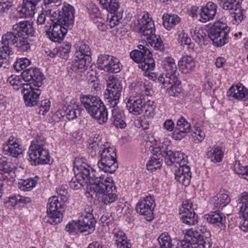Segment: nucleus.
I'll use <instances>...</instances> for the list:
<instances>
[{
    "label": "nucleus",
    "mask_w": 248,
    "mask_h": 248,
    "mask_svg": "<svg viewBox=\"0 0 248 248\" xmlns=\"http://www.w3.org/2000/svg\"><path fill=\"white\" fill-rule=\"evenodd\" d=\"M178 130L188 133L190 131V124L184 117H181L178 121L175 127Z\"/></svg>",
    "instance_id": "52"
},
{
    "label": "nucleus",
    "mask_w": 248,
    "mask_h": 248,
    "mask_svg": "<svg viewBox=\"0 0 248 248\" xmlns=\"http://www.w3.org/2000/svg\"><path fill=\"white\" fill-rule=\"evenodd\" d=\"M163 158L160 146L154 147L153 156L150 157L146 165L147 170L153 171L159 169L161 167Z\"/></svg>",
    "instance_id": "27"
},
{
    "label": "nucleus",
    "mask_w": 248,
    "mask_h": 248,
    "mask_svg": "<svg viewBox=\"0 0 248 248\" xmlns=\"http://www.w3.org/2000/svg\"><path fill=\"white\" fill-rule=\"evenodd\" d=\"M163 69L165 73L161 75L158 80L162 83L164 86L170 85L172 80H175L176 75H179L177 66L173 58L168 57L162 62Z\"/></svg>",
    "instance_id": "14"
},
{
    "label": "nucleus",
    "mask_w": 248,
    "mask_h": 248,
    "mask_svg": "<svg viewBox=\"0 0 248 248\" xmlns=\"http://www.w3.org/2000/svg\"><path fill=\"white\" fill-rule=\"evenodd\" d=\"M65 230L69 233H74L77 231H79L78 223V221H74L69 222L65 226Z\"/></svg>",
    "instance_id": "59"
},
{
    "label": "nucleus",
    "mask_w": 248,
    "mask_h": 248,
    "mask_svg": "<svg viewBox=\"0 0 248 248\" xmlns=\"http://www.w3.org/2000/svg\"><path fill=\"white\" fill-rule=\"evenodd\" d=\"M74 66L82 72L87 69L91 61V48L89 45L83 42H78L75 45Z\"/></svg>",
    "instance_id": "11"
},
{
    "label": "nucleus",
    "mask_w": 248,
    "mask_h": 248,
    "mask_svg": "<svg viewBox=\"0 0 248 248\" xmlns=\"http://www.w3.org/2000/svg\"><path fill=\"white\" fill-rule=\"evenodd\" d=\"M152 86L149 82H146L140 84V89L144 91L146 95H150L152 92Z\"/></svg>",
    "instance_id": "64"
},
{
    "label": "nucleus",
    "mask_w": 248,
    "mask_h": 248,
    "mask_svg": "<svg viewBox=\"0 0 248 248\" xmlns=\"http://www.w3.org/2000/svg\"><path fill=\"white\" fill-rule=\"evenodd\" d=\"M195 209H196V208L194 207V205L191 201L189 200H187L183 202L182 204V208L180 209V211L181 212H190L191 211H194Z\"/></svg>",
    "instance_id": "60"
},
{
    "label": "nucleus",
    "mask_w": 248,
    "mask_h": 248,
    "mask_svg": "<svg viewBox=\"0 0 248 248\" xmlns=\"http://www.w3.org/2000/svg\"><path fill=\"white\" fill-rule=\"evenodd\" d=\"M204 218L207 222L213 224L215 227H218L222 230L225 228L226 217L218 210L205 215Z\"/></svg>",
    "instance_id": "23"
},
{
    "label": "nucleus",
    "mask_w": 248,
    "mask_h": 248,
    "mask_svg": "<svg viewBox=\"0 0 248 248\" xmlns=\"http://www.w3.org/2000/svg\"><path fill=\"white\" fill-rule=\"evenodd\" d=\"M187 231L189 232L188 234H191V236L197 239V241L200 243L201 248H210L211 247L212 242L211 233L206 226H200L195 230L191 229Z\"/></svg>",
    "instance_id": "16"
},
{
    "label": "nucleus",
    "mask_w": 248,
    "mask_h": 248,
    "mask_svg": "<svg viewBox=\"0 0 248 248\" xmlns=\"http://www.w3.org/2000/svg\"><path fill=\"white\" fill-rule=\"evenodd\" d=\"M28 154V160L32 165L50 164L51 162L49 152L46 148V141L39 138L31 142Z\"/></svg>",
    "instance_id": "10"
},
{
    "label": "nucleus",
    "mask_w": 248,
    "mask_h": 248,
    "mask_svg": "<svg viewBox=\"0 0 248 248\" xmlns=\"http://www.w3.org/2000/svg\"><path fill=\"white\" fill-rule=\"evenodd\" d=\"M234 170L239 175L248 180V166H243L241 165L240 161L236 160L234 164Z\"/></svg>",
    "instance_id": "47"
},
{
    "label": "nucleus",
    "mask_w": 248,
    "mask_h": 248,
    "mask_svg": "<svg viewBox=\"0 0 248 248\" xmlns=\"http://www.w3.org/2000/svg\"><path fill=\"white\" fill-rule=\"evenodd\" d=\"M211 201L214 208L220 209L229 204L231 199L228 194L219 193L213 197Z\"/></svg>",
    "instance_id": "31"
},
{
    "label": "nucleus",
    "mask_w": 248,
    "mask_h": 248,
    "mask_svg": "<svg viewBox=\"0 0 248 248\" xmlns=\"http://www.w3.org/2000/svg\"><path fill=\"white\" fill-rule=\"evenodd\" d=\"M22 79L26 82L33 84L35 87H39L43 84L44 75L40 69L36 68H30L24 70L21 73Z\"/></svg>",
    "instance_id": "18"
},
{
    "label": "nucleus",
    "mask_w": 248,
    "mask_h": 248,
    "mask_svg": "<svg viewBox=\"0 0 248 248\" xmlns=\"http://www.w3.org/2000/svg\"><path fill=\"white\" fill-rule=\"evenodd\" d=\"M180 218L182 221L187 225H194L198 222V216L194 211L180 213Z\"/></svg>",
    "instance_id": "35"
},
{
    "label": "nucleus",
    "mask_w": 248,
    "mask_h": 248,
    "mask_svg": "<svg viewBox=\"0 0 248 248\" xmlns=\"http://www.w3.org/2000/svg\"><path fill=\"white\" fill-rule=\"evenodd\" d=\"M180 70L184 74H187L193 71L196 66L194 59L190 56H184L178 63Z\"/></svg>",
    "instance_id": "28"
},
{
    "label": "nucleus",
    "mask_w": 248,
    "mask_h": 248,
    "mask_svg": "<svg viewBox=\"0 0 248 248\" xmlns=\"http://www.w3.org/2000/svg\"><path fill=\"white\" fill-rule=\"evenodd\" d=\"M122 18V15L120 13L119 14H114V15H111L109 17V16H108V26H109L110 28H112L115 26L118 25L120 23V21Z\"/></svg>",
    "instance_id": "53"
},
{
    "label": "nucleus",
    "mask_w": 248,
    "mask_h": 248,
    "mask_svg": "<svg viewBox=\"0 0 248 248\" xmlns=\"http://www.w3.org/2000/svg\"><path fill=\"white\" fill-rule=\"evenodd\" d=\"M175 179L185 186L189 185L190 182L191 176L190 174H175Z\"/></svg>",
    "instance_id": "56"
},
{
    "label": "nucleus",
    "mask_w": 248,
    "mask_h": 248,
    "mask_svg": "<svg viewBox=\"0 0 248 248\" xmlns=\"http://www.w3.org/2000/svg\"><path fill=\"white\" fill-rule=\"evenodd\" d=\"M38 88H34L30 84H26L23 86L22 93L27 106L34 107L38 104L37 99L41 94V91Z\"/></svg>",
    "instance_id": "20"
},
{
    "label": "nucleus",
    "mask_w": 248,
    "mask_h": 248,
    "mask_svg": "<svg viewBox=\"0 0 248 248\" xmlns=\"http://www.w3.org/2000/svg\"><path fill=\"white\" fill-rule=\"evenodd\" d=\"M186 133L185 131L178 130L175 128L172 136L174 140H181L186 136Z\"/></svg>",
    "instance_id": "62"
},
{
    "label": "nucleus",
    "mask_w": 248,
    "mask_h": 248,
    "mask_svg": "<svg viewBox=\"0 0 248 248\" xmlns=\"http://www.w3.org/2000/svg\"><path fill=\"white\" fill-rule=\"evenodd\" d=\"M19 189L24 191L31 190L36 185V181L33 178L21 179L18 182Z\"/></svg>",
    "instance_id": "39"
},
{
    "label": "nucleus",
    "mask_w": 248,
    "mask_h": 248,
    "mask_svg": "<svg viewBox=\"0 0 248 248\" xmlns=\"http://www.w3.org/2000/svg\"><path fill=\"white\" fill-rule=\"evenodd\" d=\"M100 170L98 172H96L92 168L91 170L90 191H88L87 193L92 198L93 194L96 196L97 193L109 192L116 189L112 177L107 174H100L102 170L100 169Z\"/></svg>",
    "instance_id": "7"
},
{
    "label": "nucleus",
    "mask_w": 248,
    "mask_h": 248,
    "mask_svg": "<svg viewBox=\"0 0 248 248\" xmlns=\"http://www.w3.org/2000/svg\"><path fill=\"white\" fill-rule=\"evenodd\" d=\"M80 162V159L78 158L74 161L73 170L75 176L69 182V186L74 190L80 189L86 186L87 189L89 190L92 167L86 163L82 162L79 164Z\"/></svg>",
    "instance_id": "8"
},
{
    "label": "nucleus",
    "mask_w": 248,
    "mask_h": 248,
    "mask_svg": "<svg viewBox=\"0 0 248 248\" xmlns=\"http://www.w3.org/2000/svg\"><path fill=\"white\" fill-rule=\"evenodd\" d=\"M75 13L74 7L66 2L61 10L53 12L51 16L53 25L45 26L44 29L46 35L51 41L60 43L63 40L74 23Z\"/></svg>",
    "instance_id": "2"
},
{
    "label": "nucleus",
    "mask_w": 248,
    "mask_h": 248,
    "mask_svg": "<svg viewBox=\"0 0 248 248\" xmlns=\"http://www.w3.org/2000/svg\"><path fill=\"white\" fill-rule=\"evenodd\" d=\"M31 63L30 60L27 58H17L14 64L15 69L18 72L25 69Z\"/></svg>",
    "instance_id": "45"
},
{
    "label": "nucleus",
    "mask_w": 248,
    "mask_h": 248,
    "mask_svg": "<svg viewBox=\"0 0 248 248\" xmlns=\"http://www.w3.org/2000/svg\"><path fill=\"white\" fill-rule=\"evenodd\" d=\"M14 168V165L8 162L5 157L3 156L0 157V170L3 171L5 173H9L13 170Z\"/></svg>",
    "instance_id": "51"
},
{
    "label": "nucleus",
    "mask_w": 248,
    "mask_h": 248,
    "mask_svg": "<svg viewBox=\"0 0 248 248\" xmlns=\"http://www.w3.org/2000/svg\"><path fill=\"white\" fill-rule=\"evenodd\" d=\"M164 27L168 31L178 25L181 22V18L175 14H165L162 16Z\"/></svg>",
    "instance_id": "32"
},
{
    "label": "nucleus",
    "mask_w": 248,
    "mask_h": 248,
    "mask_svg": "<svg viewBox=\"0 0 248 248\" xmlns=\"http://www.w3.org/2000/svg\"><path fill=\"white\" fill-rule=\"evenodd\" d=\"M78 223L79 232L86 235L92 233L95 229L96 220L92 213H86L77 220Z\"/></svg>",
    "instance_id": "19"
},
{
    "label": "nucleus",
    "mask_w": 248,
    "mask_h": 248,
    "mask_svg": "<svg viewBox=\"0 0 248 248\" xmlns=\"http://www.w3.org/2000/svg\"><path fill=\"white\" fill-rule=\"evenodd\" d=\"M145 99L143 95L130 97L126 103L129 112L134 115H138L143 112Z\"/></svg>",
    "instance_id": "22"
},
{
    "label": "nucleus",
    "mask_w": 248,
    "mask_h": 248,
    "mask_svg": "<svg viewBox=\"0 0 248 248\" xmlns=\"http://www.w3.org/2000/svg\"><path fill=\"white\" fill-rule=\"evenodd\" d=\"M227 94L235 99L245 101L248 98V90L242 84L232 85Z\"/></svg>",
    "instance_id": "25"
},
{
    "label": "nucleus",
    "mask_w": 248,
    "mask_h": 248,
    "mask_svg": "<svg viewBox=\"0 0 248 248\" xmlns=\"http://www.w3.org/2000/svg\"><path fill=\"white\" fill-rule=\"evenodd\" d=\"M154 203L153 197L150 195L147 196L137 203V212L141 215L146 216V220L152 221L154 218L153 210L155 206Z\"/></svg>",
    "instance_id": "17"
},
{
    "label": "nucleus",
    "mask_w": 248,
    "mask_h": 248,
    "mask_svg": "<svg viewBox=\"0 0 248 248\" xmlns=\"http://www.w3.org/2000/svg\"><path fill=\"white\" fill-rule=\"evenodd\" d=\"M71 48V44L67 42L63 43L58 48H57L59 54V57L62 59L68 58L69 53Z\"/></svg>",
    "instance_id": "48"
},
{
    "label": "nucleus",
    "mask_w": 248,
    "mask_h": 248,
    "mask_svg": "<svg viewBox=\"0 0 248 248\" xmlns=\"http://www.w3.org/2000/svg\"><path fill=\"white\" fill-rule=\"evenodd\" d=\"M116 191L115 189H112L109 192L106 191L104 193H101L103 194L102 202L105 204H110L114 202L117 199V196L113 192Z\"/></svg>",
    "instance_id": "49"
},
{
    "label": "nucleus",
    "mask_w": 248,
    "mask_h": 248,
    "mask_svg": "<svg viewBox=\"0 0 248 248\" xmlns=\"http://www.w3.org/2000/svg\"><path fill=\"white\" fill-rule=\"evenodd\" d=\"M230 28L222 22H217L208 30V37L216 46H222L229 41Z\"/></svg>",
    "instance_id": "12"
},
{
    "label": "nucleus",
    "mask_w": 248,
    "mask_h": 248,
    "mask_svg": "<svg viewBox=\"0 0 248 248\" xmlns=\"http://www.w3.org/2000/svg\"><path fill=\"white\" fill-rule=\"evenodd\" d=\"M217 5L212 2H209L206 5L201 7L199 12L200 20L202 22H206L215 17L217 13Z\"/></svg>",
    "instance_id": "24"
},
{
    "label": "nucleus",
    "mask_w": 248,
    "mask_h": 248,
    "mask_svg": "<svg viewBox=\"0 0 248 248\" xmlns=\"http://www.w3.org/2000/svg\"><path fill=\"white\" fill-rule=\"evenodd\" d=\"M36 29L32 22L24 20L13 25L12 31L2 35L0 41V62L7 67L9 56L14 54L12 45L23 51L31 49L29 37L35 36Z\"/></svg>",
    "instance_id": "1"
},
{
    "label": "nucleus",
    "mask_w": 248,
    "mask_h": 248,
    "mask_svg": "<svg viewBox=\"0 0 248 248\" xmlns=\"http://www.w3.org/2000/svg\"><path fill=\"white\" fill-rule=\"evenodd\" d=\"M122 65L118 59L115 57H112V60L108 66V70L106 72L117 73L121 70Z\"/></svg>",
    "instance_id": "46"
},
{
    "label": "nucleus",
    "mask_w": 248,
    "mask_h": 248,
    "mask_svg": "<svg viewBox=\"0 0 248 248\" xmlns=\"http://www.w3.org/2000/svg\"><path fill=\"white\" fill-rule=\"evenodd\" d=\"M139 32L143 40L147 45H150L155 49L163 51L164 45L159 36L155 34V26L154 21L148 13L144 12L139 20Z\"/></svg>",
    "instance_id": "4"
},
{
    "label": "nucleus",
    "mask_w": 248,
    "mask_h": 248,
    "mask_svg": "<svg viewBox=\"0 0 248 248\" xmlns=\"http://www.w3.org/2000/svg\"><path fill=\"white\" fill-rule=\"evenodd\" d=\"M113 239L117 248H131L130 240L122 231L115 230L113 232Z\"/></svg>",
    "instance_id": "29"
},
{
    "label": "nucleus",
    "mask_w": 248,
    "mask_h": 248,
    "mask_svg": "<svg viewBox=\"0 0 248 248\" xmlns=\"http://www.w3.org/2000/svg\"><path fill=\"white\" fill-rule=\"evenodd\" d=\"M58 195L61 197V201L57 196H53L48 200L47 205V219L46 222L52 225L60 222L63 217L64 211V201L68 199V192L66 186L62 185L56 188Z\"/></svg>",
    "instance_id": "5"
},
{
    "label": "nucleus",
    "mask_w": 248,
    "mask_h": 248,
    "mask_svg": "<svg viewBox=\"0 0 248 248\" xmlns=\"http://www.w3.org/2000/svg\"><path fill=\"white\" fill-rule=\"evenodd\" d=\"M81 106L90 116L99 124L105 123L108 119L107 109L100 98L91 95H82L80 97Z\"/></svg>",
    "instance_id": "6"
},
{
    "label": "nucleus",
    "mask_w": 248,
    "mask_h": 248,
    "mask_svg": "<svg viewBox=\"0 0 248 248\" xmlns=\"http://www.w3.org/2000/svg\"><path fill=\"white\" fill-rule=\"evenodd\" d=\"M239 203H242V205L240 207V212L242 214L244 218H248V193L243 192L241 197L238 199Z\"/></svg>",
    "instance_id": "36"
},
{
    "label": "nucleus",
    "mask_w": 248,
    "mask_h": 248,
    "mask_svg": "<svg viewBox=\"0 0 248 248\" xmlns=\"http://www.w3.org/2000/svg\"><path fill=\"white\" fill-rule=\"evenodd\" d=\"M87 9L91 17L93 18H101V15L98 8L93 2L87 4Z\"/></svg>",
    "instance_id": "50"
},
{
    "label": "nucleus",
    "mask_w": 248,
    "mask_h": 248,
    "mask_svg": "<svg viewBox=\"0 0 248 248\" xmlns=\"http://www.w3.org/2000/svg\"><path fill=\"white\" fill-rule=\"evenodd\" d=\"M5 154L14 157H17L22 153L20 145L16 142L14 137H10L3 147Z\"/></svg>",
    "instance_id": "26"
},
{
    "label": "nucleus",
    "mask_w": 248,
    "mask_h": 248,
    "mask_svg": "<svg viewBox=\"0 0 248 248\" xmlns=\"http://www.w3.org/2000/svg\"><path fill=\"white\" fill-rule=\"evenodd\" d=\"M17 199V195H14L9 197L4 202L7 207H14L18 203Z\"/></svg>",
    "instance_id": "63"
},
{
    "label": "nucleus",
    "mask_w": 248,
    "mask_h": 248,
    "mask_svg": "<svg viewBox=\"0 0 248 248\" xmlns=\"http://www.w3.org/2000/svg\"><path fill=\"white\" fill-rule=\"evenodd\" d=\"M156 108L155 103L153 101L149 100L147 102L144 101L143 106V115L148 118H153L155 115V110Z\"/></svg>",
    "instance_id": "41"
},
{
    "label": "nucleus",
    "mask_w": 248,
    "mask_h": 248,
    "mask_svg": "<svg viewBox=\"0 0 248 248\" xmlns=\"http://www.w3.org/2000/svg\"><path fill=\"white\" fill-rule=\"evenodd\" d=\"M39 108L38 113L40 114L45 115L49 109L50 106V102L48 99L42 100L40 103L38 102L36 105Z\"/></svg>",
    "instance_id": "54"
},
{
    "label": "nucleus",
    "mask_w": 248,
    "mask_h": 248,
    "mask_svg": "<svg viewBox=\"0 0 248 248\" xmlns=\"http://www.w3.org/2000/svg\"><path fill=\"white\" fill-rule=\"evenodd\" d=\"M210 149V150H209L207 153V157L211 162H220L223 157V152L221 148L218 146H214Z\"/></svg>",
    "instance_id": "33"
},
{
    "label": "nucleus",
    "mask_w": 248,
    "mask_h": 248,
    "mask_svg": "<svg viewBox=\"0 0 248 248\" xmlns=\"http://www.w3.org/2000/svg\"><path fill=\"white\" fill-rule=\"evenodd\" d=\"M192 136L195 138V141L197 140L198 142H201L204 140L205 134L200 128L196 127L194 128Z\"/></svg>",
    "instance_id": "57"
},
{
    "label": "nucleus",
    "mask_w": 248,
    "mask_h": 248,
    "mask_svg": "<svg viewBox=\"0 0 248 248\" xmlns=\"http://www.w3.org/2000/svg\"><path fill=\"white\" fill-rule=\"evenodd\" d=\"M157 240L161 248H172V239L168 232L161 233Z\"/></svg>",
    "instance_id": "38"
},
{
    "label": "nucleus",
    "mask_w": 248,
    "mask_h": 248,
    "mask_svg": "<svg viewBox=\"0 0 248 248\" xmlns=\"http://www.w3.org/2000/svg\"><path fill=\"white\" fill-rule=\"evenodd\" d=\"M22 80L21 76L12 75L8 78L7 81L15 90L20 89L22 92L23 86L26 84L23 83Z\"/></svg>",
    "instance_id": "37"
},
{
    "label": "nucleus",
    "mask_w": 248,
    "mask_h": 248,
    "mask_svg": "<svg viewBox=\"0 0 248 248\" xmlns=\"http://www.w3.org/2000/svg\"><path fill=\"white\" fill-rule=\"evenodd\" d=\"M41 0H23L21 7L17 8L21 17L30 18L34 16L36 11V6Z\"/></svg>",
    "instance_id": "21"
},
{
    "label": "nucleus",
    "mask_w": 248,
    "mask_h": 248,
    "mask_svg": "<svg viewBox=\"0 0 248 248\" xmlns=\"http://www.w3.org/2000/svg\"><path fill=\"white\" fill-rule=\"evenodd\" d=\"M12 2L9 0H0V12H5L12 6Z\"/></svg>",
    "instance_id": "61"
},
{
    "label": "nucleus",
    "mask_w": 248,
    "mask_h": 248,
    "mask_svg": "<svg viewBox=\"0 0 248 248\" xmlns=\"http://www.w3.org/2000/svg\"><path fill=\"white\" fill-rule=\"evenodd\" d=\"M122 89V85L118 79L114 76L108 78L104 97L110 107H115L119 102Z\"/></svg>",
    "instance_id": "13"
},
{
    "label": "nucleus",
    "mask_w": 248,
    "mask_h": 248,
    "mask_svg": "<svg viewBox=\"0 0 248 248\" xmlns=\"http://www.w3.org/2000/svg\"><path fill=\"white\" fill-rule=\"evenodd\" d=\"M53 14L51 13V10H44L43 7L42 13L39 15L37 19V23L38 25H42L45 23L46 19V16H50V19L51 20V16Z\"/></svg>",
    "instance_id": "58"
},
{
    "label": "nucleus",
    "mask_w": 248,
    "mask_h": 248,
    "mask_svg": "<svg viewBox=\"0 0 248 248\" xmlns=\"http://www.w3.org/2000/svg\"><path fill=\"white\" fill-rule=\"evenodd\" d=\"M113 124L117 127L124 128L126 124L125 122V115L124 111L117 108L114 107L111 110Z\"/></svg>",
    "instance_id": "30"
},
{
    "label": "nucleus",
    "mask_w": 248,
    "mask_h": 248,
    "mask_svg": "<svg viewBox=\"0 0 248 248\" xmlns=\"http://www.w3.org/2000/svg\"><path fill=\"white\" fill-rule=\"evenodd\" d=\"M187 163V158L186 159V161L184 163V165L182 163L179 164L178 166V170L175 171V174H190L191 176V172H190V169L189 166L186 165Z\"/></svg>",
    "instance_id": "55"
},
{
    "label": "nucleus",
    "mask_w": 248,
    "mask_h": 248,
    "mask_svg": "<svg viewBox=\"0 0 248 248\" xmlns=\"http://www.w3.org/2000/svg\"><path fill=\"white\" fill-rule=\"evenodd\" d=\"M160 150L162 156L164 158L165 162L168 166L177 167L180 163L184 165L187 158V156L181 151H173L166 146L160 147Z\"/></svg>",
    "instance_id": "15"
},
{
    "label": "nucleus",
    "mask_w": 248,
    "mask_h": 248,
    "mask_svg": "<svg viewBox=\"0 0 248 248\" xmlns=\"http://www.w3.org/2000/svg\"><path fill=\"white\" fill-rule=\"evenodd\" d=\"M178 76L176 75L175 80H172L170 85H165L168 93L170 96H177L182 91L181 82L178 78Z\"/></svg>",
    "instance_id": "34"
},
{
    "label": "nucleus",
    "mask_w": 248,
    "mask_h": 248,
    "mask_svg": "<svg viewBox=\"0 0 248 248\" xmlns=\"http://www.w3.org/2000/svg\"><path fill=\"white\" fill-rule=\"evenodd\" d=\"M139 50L131 52V58L135 62L139 63L138 67L144 71L145 76L152 77L154 74L150 72L155 68V62L152 58L151 51L145 46L139 45Z\"/></svg>",
    "instance_id": "9"
},
{
    "label": "nucleus",
    "mask_w": 248,
    "mask_h": 248,
    "mask_svg": "<svg viewBox=\"0 0 248 248\" xmlns=\"http://www.w3.org/2000/svg\"><path fill=\"white\" fill-rule=\"evenodd\" d=\"M176 38L179 44L184 47L186 46L187 48L190 47L191 40L188 37L187 34L184 31H178L176 34Z\"/></svg>",
    "instance_id": "42"
},
{
    "label": "nucleus",
    "mask_w": 248,
    "mask_h": 248,
    "mask_svg": "<svg viewBox=\"0 0 248 248\" xmlns=\"http://www.w3.org/2000/svg\"><path fill=\"white\" fill-rule=\"evenodd\" d=\"M100 133H93L88 140V149L92 156L98 152L100 159L97 165L99 169L109 173H114L118 167L116 154L113 148L107 147Z\"/></svg>",
    "instance_id": "3"
},
{
    "label": "nucleus",
    "mask_w": 248,
    "mask_h": 248,
    "mask_svg": "<svg viewBox=\"0 0 248 248\" xmlns=\"http://www.w3.org/2000/svg\"><path fill=\"white\" fill-rule=\"evenodd\" d=\"M192 36L193 39L199 44L204 43V40L206 38V33L204 31L199 28H196L193 32H191Z\"/></svg>",
    "instance_id": "44"
},
{
    "label": "nucleus",
    "mask_w": 248,
    "mask_h": 248,
    "mask_svg": "<svg viewBox=\"0 0 248 248\" xmlns=\"http://www.w3.org/2000/svg\"><path fill=\"white\" fill-rule=\"evenodd\" d=\"M112 56L108 55H101L97 59V64L98 68L100 70L106 72L108 70V66L112 59Z\"/></svg>",
    "instance_id": "40"
},
{
    "label": "nucleus",
    "mask_w": 248,
    "mask_h": 248,
    "mask_svg": "<svg viewBox=\"0 0 248 248\" xmlns=\"http://www.w3.org/2000/svg\"><path fill=\"white\" fill-rule=\"evenodd\" d=\"M78 108V105L68 106L66 107L64 110V115L68 120H73L80 115V110Z\"/></svg>",
    "instance_id": "43"
}]
</instances>
